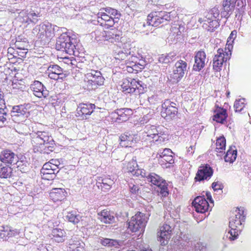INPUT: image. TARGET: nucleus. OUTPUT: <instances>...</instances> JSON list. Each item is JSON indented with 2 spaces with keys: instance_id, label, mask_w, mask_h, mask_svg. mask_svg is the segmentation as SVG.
I'll use <instances>...</instances> for the list:
<instances>
[{
  "instance_id": "45",
  "label": "nucleus",
  "mask_w": 251,
  "mask_h": 251,
  "mask_svg": "<svg viewBox=\"0 0 251 251\" xmlns=\"http://www.w3.org/2000/svg\"><path fill=\"white\" fill-rule=\"evenodd\" d=\"M1 239L6 240L7 237H11L14 235L13 231H12L10 227L8 226H0Z\"/></svg>"
},
{
  "instance_id": "16",
  "label": "nucleus",
  "mask_w": 251,
  "mask_h": 251,
  "mask_svg": "<svg viewBox=\"0 0 251 251\" xmlns=\"http://www.w3.org/2000/svg\"><path fill=\"white\" fill-rule=\"evenodd\" d=\"M213 174V169L208 164L202 165L199 167L195 177V181L201 182L204 180H209Z\"/></svg>"
},
{
  "instance_id": "35",
  "label": "nucleus",
  "mask_w": 251,
  "mask_h": 251,
  "mask_svg": "<svg viewBox=\"0 0 251 251\" xmlns=\"http://www.w3.org/2000/svg\"><path fill=\"white\" fill-rule=\"evenodd\" d=\"M237 157V150L235 147H230L227 151L226 154L224 156V159L226 162L233 163Z\"/></svg>"
},
{
  "instance_id": "13",
  "label": "nucleus",
  "mask_w": 251,
  "mask_h": 251,
  "mask_svg": "<svg viewBox=\"0 0 251 251\" xmlns=\"http://www.w3.org/2000/svg\"><path fill=\"white\" fill-rule=\"evenodd\" d=\"M187 70V63L186 61L179 59L173 67V74L171 75V78L174 83L179 82L184 76Z\"/></svg>"
},
{
  "instance_id": "15",
  "label": "nucleus",
  "mask_w": 251,
  "mask_h": 251,
  "mask_svg": "<svg viewBox=\"0 0 251 251\" xmlns=\"http://www.w3.org/2000/svg\"><path fill=\"white\" fill-rule=\"evenodd\" d=\"M174 227L172 226L164 224L160 227V230L157 232V240L162 246H165L168 243L172 233Z\"/></svg>"
},
{
  "instance_id": "24",
  "label": "nucleus",
  "mask_w": 251,
  "mask_h": 251,
  "mask_svg": "<svg viewBox=\"0 0 251 251\" xmlns=\"http://www.w3.org/2000/svg\"><path fill=\"white\" fill-rule=\"evenodd\" d=\"M135 87H137V80L136 79L131 78L123 79L121 88L122 92L125 94L135 93Z\"/></svg>"
},
{
  "instance_id": "8",
  "label": "nucleus",
  "mask_w": 251,
  "mask_h": 251,
  "mask_svg": "<svg viewBox=\"0 0 251 251\" xmlns=\"http://www.w3.org/2000/svg\"><path fill=\"white\" fill-rule=\"evenodd\" d=\"M171 20V13L163 11H154L148 15L147 24L156 27L161 24H166Z\"/></svg>"
},
{
  "instance_id": "12",
  "label": "nucleus",
  "mask_w": 251,
  "mask_h": 251,
  "mask_svg": "<svg viewBox=\"0 0 251 251\" xmlns=\"http://www.w3.org/2000/svg\"><path fill=\"white\" fill-rule=\"evenodd\" d=\"M85 77L88 86L90 89L94 90L102 85L105 80L100 72L93 70L88 72L85 75Z\"/></svg>"
},
{
  "instance_id": "57",
  "label": "nucleus",
  "mask_w": 251,
  "mask_h": 251,
  "mask_svg": "<svg viewBox=\"0 0 251 251\" xmlns=\"http://www.w3.org/2000/svg\"><path fill=\"white\" fill-rule=\"evenodd\" d=\"M132 175L137 176H141L142 177L146 178L148 173H146L143 170L139 169L136 168H135L134 171H133Z\"/></svg>"
},
{
  "instance_id": "33",
  "label": "nucleus",
  "mask_w": 251,
  "mask_h": 251,
  "mask_svg": "<svg viewBox=\"0 0 251 251\" xmlns=\"http://www.w3.org/2000/svg\"><path fill=\"white\" fill-rule=\"evenodd\" d=\"M158 163L163 168H170L174 163L173 155H166L162 157H158Z\"/></svg>"
},
{
  "instance_id": "41",
  "label": "nucleus",
  "mask_w": 251,
  "mask_h": 251,
  "mask_svg": "<svg viewBox=\"0 0 251 251\" xmlns=\"http://www.w3.org/2000/svg\"><path fill=\"white\" fill-rule=\"evenodd\" d=\"M176 58V54L174 52H171L166 55L162 54L159 57V61L162 63H169L174 61Z\"/></svg>"
},
{
  "instance_id": "21",
  "label": "nucleus",
  "mask_w": 251,
  "mask_h": 251,
  "mask_svg": "<svg viewBox=\"0 0 251 251\" xmlns=\"http://www.w3.org/2000/svg\"><path fill=\"white\" fill-rule=\"evenodd\" d=\"M197 212L205 213L210 207V205L204 196L196 197L192 202Z\"/></svg>"
},
{
  "instance_id": "44",
  "label": "nucleus",
  "mask_w": 251,
  "mask_h": 251,
  "mask_svg": "<svg viewBox=\"0 0 251 251\" xmlns=\"http://www.w3.org/2000/svg\"><path fill=\"white\" fill-rule=\"evenodd\" d=\"M7 111L4 105L0 104V127L3 126L6 121L8 117Z\"/></svg>"
},
{
  "instance_id": "25",
  "label": "nucleus",
  "mask_w": 251,
  "mask_h": 251,
  "mask_svg": "<svg viewBox=\"0 0 251 251\" xmlns=\"http://www.w3.org/2000/svg\"><path fill=\"white\" fill-rule=\"evenodd\" d=\"M132 112L131 109L121 108L117 109L112 113V115L116 119L121 122H126L132 115Z\"/></svg>"
},
{
  "instance_id": "37",
  "label": "nucleus",
  "mask_w": 251,
  "mask_h": 251,
  "mask_svg": "<svg viewBox=\"0 0 251 251\" xmlns=\"http://www.w3.org/2000/svg\"><path fill=\"white\" fill-rule=\"evenodd\" d=\"M66 219L69 222L76 224L80 222H82L83 220L82 217L79 215L77 214L75 212H71L68 213L67 215L65 216Z\"/></svg>"
},
{
  "instance_id": "54",
  "label": "nucleus",
  "mask_w": 251,
  "mask_h": 251,
  "mask_svg": "<svg viewBox=\"0 0 251 251\" xmlns=\"http://www.w3.org/2000/svg\"><path fill=\"white\" fill-rule=\"evenodd\" d=\"M56 171V169H52L50 168L48 170L46 169L44 171H41V173L43 175V176L52 175V177H55Z\"/></svg>"
},
{
  "instance_id": "20",
  "label": "nucleus",
  "mask_w": 251,
  "mask_h": 251,
  "mask_svg": "<svg viewBox=\"0 0 251 251\" xmlns=\"http://www.w3.org/2000/svg\"><path fill=\"white\" fill-rule=\"evenodd\" d=\"M240 6L239 0H224L223 2V11L221 13L222 17L228 18L233 11L235 5Z\"/></svg>"
},
{
  "instance_id": "30",
  "label": "nucleus",
  "mask_w": 251,
  "mask_h": 251,
  "mask_svg": "<svg viewBox=\"0 0 251 251\" xmlns=\"http://www.w3.org/2000/svg\"><path fill=\"white\" fill-rule=\"evenodd\" d=\"M114 181L111 178L108 177H104L101 180L100 179L97 182L98 187L100 188L101 190L104 192L109 191L112 185L114 184Z\"/></svg>"
},
{
  "instance_id": "7",
  "label": "nucleus",
  "mask_w": 251,
  "mask_h": 251,
  "mask_svg": "<svg viewBox=\"0 0 251 251\" xmlns=\"http://www.w3.org/2000/svg\"><path fill=\"white\" fill-rule=\"evenodd\" d=\"M147 222L148 218L146 215L139 212L128 222V229L132 232H144Z\"/></svg>"
},
{
  "instance_id": "17",
  "label": "nucleus",
  "mask_w": 251,
  "mask_h": 251,
  "mask_svg": "<svg viewBox=\"0 0 251 251\" xmlns=\"http://www.w3.org/2000/svg\"><path fill=\"white\" fill-rule=\"evenodd\" d=\"M18 156L9 149L2 150L0 153V161L7 165H13L17 162Z\"/></svg>"
},
{
  "instance_id": "40",
  "label": "nucleus",
  "mask_w": 251,
  "mask_h": 251,
  "mask_svg": "<svg viewBox=\"0 0 251 251\" xmlns=\"http://www.w3.org/2000/svg\"><path fill=\"white\" fill-rule=\"evenodd\" d=\"M100 243L104 246L108 247L119 248L120 246L119 242L116 240L104 238H102L100 239Z\"/></svg>"
},
{
  "instance_id": "18",
  "label": "nucleus",
  "mask_w": 251,
  "mask_h": 251,
  "mask_svg": "<svg viewBox=\"0 0 251 251\" xmlns=\"http://www.w3.org/2000/svg\"><path fill=\"white\" fill-rule=\"evenodd\" d=\"M30 107L29 103L14 106L11 112V116L20 117L23 119L27 118L29 115V109Z\"/></svg>"
},
{
  "instance_id": "28",
  "label": "nucleus",
  "mask_w": 251,
  "mask_h": 251,
  "mask_svg": "<svg viewBox=\"0 0 251 251\" xmlns=\"http://www.w3.org/2000/svg\"><path fill=\"white\" fill-rule=\"evenodd\" d=\"M65 191L62 188H54L50 193V197L53 201H61L65 197Z\"/></svg>"
},
{
  "instance_id": "1",
  "label": "nucleus",
  "mask_w": 251,
  "mask_h": 251,
  "mask_svg": "<svg viewBox=\"0 0 251 251\" xmlns=\"http://www.w3.org/2000/svg\"><path fill=\"white\" fill-rule=\"evenodd\" d=\"M31 143L35 152L49 154L54 149L55 143L49 132L38 131L32 137Z\"/></svg>"
},
{
  "instance_id": "50",
  "label": "nucleus",
  "mask_w": 251,
  "mask_h": 251,
  "mask_svg": "<svg viewBox=\"0 0 251 251\" xmlns=\"http://www.w3.org/2000/svg\"><path fill=\"white\" fill-rule=\"evenodd\" d=\"M132 67H133L134 69V72L136 74L138 72H141L144 68L146 63L145 61H142L141 63H138L135 61V63H132Z\"/></svg>"
},
{
  "instance_id": "43",
  "label": "nucleus",
  "mask_w": 251,
  "mask_h": 251,
  "mask_svg": "<svg viewBox=\"0 0 251 251\" xmlns=\"http://www.w3.org/2000/svg\"><path fill=\"white\" fill-rule=\"evenodd\" d=\"M7 111L4 105L0 104V127L3 126L6 121L8 117Z\"/></svg>"
},
{
  "instance_id": "47",
  "label": "nucleus",
  "mask_w": 251,
  "mask_h": 251,
  "mask_svg": "<svg viewBox=\"0 0 251 251\" xmlns=\"http://www.w3.org/2000/svg\"><path fill=\"white\" fill-rule=\"evenodd\" d=\"M22 158L19 160L17 159V162L15 163V165H17V167L18 169V170L20 171L22 173H25L27 170V162L24 160H22Z\"/></svg>"
},
{
  "instance_id": "36",
  "label": "nucleus",
  "mask_w": 251,
  "mask_h": 251,
  "mask_svg": "<svg viewBox=\"0 0 251 251\" xmlns=\"http://www.w3.org/2000/svg\"><path fill=\"white\" fill-rule=\"evenodd\" d=\"M12 168L9 165L4 166L0 164V177L7 178L11 177L12 174Z\"/></svg>"
},
{
  "instance_id": "63",
  "label": "nucleus",
  "mask_w": 251,
  "mask_h": 251,
  "mask_svg": "<svg viewBox=\"0 0 251 251\" xmlns=\"http://www.w3.org/2000/svg\"><path fill=\"white\" fill-rule=\"evenodd\" d=\"M8 10L9 12L11 13H17L19 15L20 9L18 8L17 5H15L13 6H10ZM18 18L19 19V15L18 16Z\"/></svg>"
},
{
  "instance_id": "29",
  "label": "nucleus",
  "mask_w": 251,
  "mask_h": 251,
  "mask_svg": "<svg viewBox=\"0 0 251 251\" xmlns=\"http://www.w3.org/2000/svg\"><path fill=\"white\" fill-rule=\"evenodd\" d=\"M120 145L122 147H131L133 142V136L128 132L122 134L120 137Z\"/></svg>"
},
{
  "instance_id": "5",
  "label": "nucleus",
  "mask_w": 251,
  "mask_h": 251,
  "mask_svg": "<svg viewBox=\"0 0 251 251\" xmlns=\"http://www.w3.org/2000/svg\"><path fill=\"white\" fill-rule=\"evenodd\" d=\"M32 33L38 39L45 42H49L54 36V30L52 25L49 22H44L37 25L32 30Z\"/></svg>"
},
{
  "instance_id": "55",
  "label": "nucleus",
  "mask_w": 251,
  "mask_h": 251,
  "mask_svg": "<svg viewBox=\"0 0 251 251\" xmlns=\"http://www.w3.org/2000/svg\"><path fill=\"white\" fill-rule=\"evenodd\" d=\"M129 190L131 194L138 195L140 193V187L137 185L130 184L129 185Z\"/></svg>"
},
{
  "instance_id": "59",
  "label": "nucleus",
  "mask_w": 251,
  "mask_h": 251,
  "mask_svg": "<svg viewBox=\"0 0 251 251\" xmlns=\"http://www.w3.org/2000/svg\"><path fill=\"white\" fill-rule=\"evenodd\" d=\"M48 76L49 78L52 79H54L55 80H59V79L63 80L67 76H61L59 75H57L55 73H53L51 72H48Z\"/></svg>"
},
{
  "instance_id": "53",
  "label": "nucleus",
  "mask_w": 251,
  "mask_h": 251,
  "mask_svg": "<svg viewBox=\"0 0 251 251\" xmlns=\"http://www.w3.org/2000/svg\"><path fill=\"white\" fill-rule=\"evenodd\" d=\"M212 188L214 191L222 193V190L224 188L223 184L220 181L214 182L212 184Z\"/></svg>"
},
{
  "instance_id": "39",
  "label": "nucleus",
  "mask_w": 251,
  "mask_h": 251,
  "mask_svg": "<svg viewBox=\"0 0 251 251\" xmlns=\"http://www.w3.org/2000/svg\"><path fill=\"white\" fill-rule=\"evenodd\" d=\"M47 71L48 72H51L55 73L57 75H59L61 76H67V74L66 71H64L60 66L56 64L50 65L48 68Z\"/></svg>"
},
{
  "instance_id": "60",
  "label": "nucleus",
  "mask_w": 251,
  "mask_h": 251,
  "mask_svg": "<svg viewBox=\"0 0 251 251\" xmlns=\"http://www.w3.org/2000/svg\"><path fill=\"white\" fill-rule=\"evenodd\" d=\"M118 21H119V20H116V19H112V18L111 17L110 18H109V20H107L104 23H101V25L103 24V25H107V27H111V26H113L115 23H117L118 22Z\"/></svg>"
},
{
  "instance_id": "64",
  "label": "nucleus",
  "mask_w": 251,
  "mask_h": 251,
  "mask_svg": "<svg viewBox=\"0 0 251 251\" xmlns=\"http://www.w3.org/2000/svg\"><path fill=\"white\" fill-rule=\"evenodd\" d=\"M127 53H125L123 51H119L118 53V56L116 57L117 59H125L126 56H127Z\"/></svg>"
},
{
  "instance_id": "14",
  "label": "nucleus",
  "mask_w": 251,
  "mask_h": 251,
  "mask_svg": "<svg viewBox=\"0 0 251 251\" xmlns=\"http://www.w3.org/2000/svg\"><path fill=\"white\" fill-rule=\"evenodd\" d=\"M228 55V53L224 51L223 49L220 48L217 50L212 61L213 69L215 72L222 70L223 63L229 59Z\"/></svg>"
},
{
  "instance_id": "4",
  "label": "nucleus",
  "mask_w": 251,
  "mask_h": 251,
  "mask_svg": "<svg viewBox=\"0 0 251 251\" xmlns=\"http://www.w3.org/2000/svg\"><path fill=\"white\" fill-rule=\"evenodd\" d=\"M167 138V135L162 131V127L151 125L146 126L142 135V140L149 142H163Z\"/></svg>"
},
{
  "instance_id": "52",
  "label": "nucleus",
  "mask_w": 251,
  "mask_h": 251,
  "mask_svg": "<svg viewBox=\"0 0 251 251\" xmlns=\"http://www.w3.org/2000/svg\"><path fill=\"white\" fill-rule=\"evenodd\" d=\"M173 152L170 149H160L156 155V157L158 158V157H162L166 155H173Z\"/></svg>"
},
{
  "instance_id": "42",
  "label": "nucleus",
  "mask_w": 251,
  "mask_h": 251,
  "mask_svg": "<svg viewBox=\"0 0 251 251\" xmlns=\"http://www.w3.org/2000/svg\"><path fill=\"white\" fill-rule=\"evenodd\" d=\"M100 10H104L112 19H116L118 20H119L121 16V13L117 10L111 7H107L101 9Z\"/></svg>"
},
{
  "instance_id": "32",
  "label": "nucleus",
  "mask_w": 251,
  "mask_h": 251,
  "mask_svg": "<svg viewBox=\"0 0 251 251\" xmlns=\"http://www.w3.org/2000/svg\"><path fill=\"white\" fill-rule=\"evenodd\" d=\"M227 117L226 110L224 108H220L215 112L213 120L217 123L224 124Z\"/></svg>"
},
{
  "instance_id": "23",
  "label": "nucleus",
  "mask_w": 251,
  "mask_h": 251,
  "mask_svg": "<svg viewBox=\"0 0 251 251\" xmlns=\"http://www.w3.org/2000/svg\"><path fill=\"white\" fill-rule=\"evenodd\" d=\"M206 53L203 50H199L196 53L195 56V64L193 70L196 71H201L205 66Z\"/></svg>"
},
{
  "instance_id": "11",
  "label": "nucleus",
  "mask_w": 251,
  "mask_h": 251,
  "mask_svg": "<svg viewBox=\"0 0 251 251\" xmlns=\"http://www.w3.org/2000/svg\"><path fill=\"white\" fill-rule=\"evenodd\" d=\"M161 116L167 121L173 120L178 113V109L176 103L166 100L161 105Z\"/></svg>"
},
{
  "instance_id": "2",
  "label": "nucleus",
  "mask_w": 251,
  "mask_h": 251,
  "mask_svg": "<svg viewBox=\"0 0 251 251\" xmlns=\"http://www.w3.org/2000/svg\"><path fill=\"white\" fill-rule=\"evenodd\" d=\"M76 44V39L63 33L56 40L55 47L58 50L65 52L70 55L78 56L79 51Z\"/></svg>"
},
{
  "instance_id": "3",
  "label": "nucleus",
  "mask_w": 251,
  "mask_h": 251,
  "mask_svg": "<svg viewBox=\"0 0 251 251\" xmlns=\"http://www.w3.org/2000/svg\"><path fill=\"white\" fill-rule=\"evenodd\" d=\"M242 214H235L230 217L229 222L230 229L225 234L224 239H228L230 241H233L237 238L243 228V224L245 221V216H242Z\"/></svg>"
},
{
  "instance_id": "6",
  "label": "nucleus",
  "mask_w": 251,
  "mask_h": 251,
  "mask_svg": "<svg viewBox=\"0 0 251 251\" xmlns=\"http://www.w3.org/2000/svg\"><path fill=\"white\" fill-rule=\"evenodd\" d=\"M94 34L95 39L97 41H107L111 43L119 42L121 39L122 33L115 28H111L108 30H96Z\"/></svg>"
},
{
  "instance_id": "34",
  "label": "nucleus",
  "mask_w": 251,
  "mask_h": 251,
  "mask_svg": "<svg viewBox=\"0 0 251 251\" xmlns=\"http://www.w3.org/2000/svg\"><path fill=\"white\" fill-rule=\"evenodd\" d=\"M220 26V23L218 19H207V21L205 20V22L203 24V27L208 31L212 32L216 28Z\"/></svg>"
},
{
  "instance_id": "46",
  "label": "nucleus",
  "mask_w": 251,
  "mask_h": 251,
  "mask_svg": "<svg viewBox=\"0 0 251 251\" xmlns=\"http://www.w3.org/2000/svg\"><path fill=\"white\" fill-rule=\"evenodd\" d=\"M135 94L139 95L144 94L147 91V85L142 81L137 80V87H135Z\"/></svg>"
},
{
  "instance_id": "56",
  "label": "nucleus",
  "mask_w": 251,
  "mask_h": 251,
  "mask_svg": "<svg viewBox=\"0 0 251 251\" xmlns=\"http://www.w3.org/2000/svg\"><path fill=\"white\" fill-rule=\"evenodd\" d=\"M137 167L136 162L134 161L128 162L126 167V171L132 174L133 171H134L135 168H137Z\"/></svg>"
},
{
  "instance_id": "10",
  "label": "nucleus",
  "mask_w": 251,
  "mask_h": 251,
  "mask_svg": "<svg viewBox=\"0 0 251 251\" xmlns=\"http://www.w3.org/2000/svg\"><path fill=\"white\" fill-rule=\"evenodd\" d=\"M146 180L157 186V191L163 196L168 195V185L165 179L154 173H148Z\"/></svg>"
},
{
  "instance_id": "61",
  "label": "nucleus",
  "mask_w": 251,
  "mask_h": 251,
  "mask_svg": "<svg viewBox=\"0 0 251 251\" xmlns=\"http://www.w3.org/2000/svg\"><path fill=\"white\" fill-rule=\"evenodd\" d=\"M195 251H205L206 248L205 245L201 242L197 243L195 245Z\"/></svg>"
},
{
  "instance_id": "48",
  "label": "nucleus",
  "mask_w": 251,
  "mask_h": 251,
  "mask_svg": "<svg viewBox=\"0 0 251 251\" xmlns=\"http://www.w3.org/2000/svg\"><path fill=\"white\" fill-rule=\"evenodd\" d=\"M245 99H241L235 100L234 104V108L236 112H239L242 111L245 106Z\"/></svg>"
},
{
  "instance_id": "58",
  "label": "nucleus",
  "mask_w": 251,
  "mask_h": 251,
  "mask_svg": "<svg viewBox=\"0 0 251 251\" xmlns=\"http://www.w3.org/2000/svg\"><path fill=\"white\" fill-rule=\"evenodd\" d=\"M237 35V31L234 30L231 31L229 36L228 37L227 43H228V48L229 50V46H231L232 43L233 42L234 40L236 38Z\"/></svg>"
},
{
  "instance_id": "31",
  "label": "nucleus",
  "mask_w": 251,
  "mask_h": 251,
  "mask_svg": "<svg viewBox=\"0 0 251 251\" xmlns=\"http://www.w3.org/2000/svg\"><path fill=\"white\" fill-rule=\"evenodd\" d=\"M84 246L85 244L80 240H75V238L69 240V247L72 251H85Z\"/></svg>"
},
{
  "instance_id": "38",
  "label": "nucleus",
  "mask_w": 251,
  "mask_h": 251,
  "mask_svg": "<svg viewBox=\"0 0 251 251\" xmlns=\"http://www.w3.org/2000/svg\"><path fill=\"white\" fill-rule=\"evenodd\" d=\"M226 140L224 136L218 138L216 140L215 151L217 153H225Z\"/></svg>"
},
{
  "instance_id": "27",
  "label": "nucleus",
  "mask_w": 251,
  "mask_h": 251,
  "mask_svg": "<svg viewBox=\"0 0 251 251\" xmlns=\"http://www.w3.org/2000/svg\"><path fill=\"white\" fill-rule=\"evenodd\" d=\"M51 234L52 235V239L57 243H62L66 239V232L61 228H53L52 230Z\"/></svg>"
},
{
  "instance_id": "9",
  "label": "nucleus",
  "mask_w": 251,
  "mask_h": 251,
  "mask_svg": "<svg viewBox=\"0 0 251 251\" xmlns=\"http://www.w3.org/2000/svg\"><path fill=\"white\" fill-rule=\"evenodd\" d=\"M40 10L38 7L30 8L26 10L20 11L19 21L22 23L30 24L37 23L41 17Z\"/></svg>"
},
{
  "instance_id": "19",
  "label": "nucleus",
  "mask_w": 251,
  "mask_h": 251,
  "mask_svg": "<svg viewBox=\"0 0 251 251\" xmlns=\"http://www.w3.org/2000/svg\"><path fill=\"white\" fill-rule=\"evenodd\" d=\"M96 106L92 103H80L76 109V116L81 119H87V116L90 115L95 108Z\"/></svg>"
},
{
  "instance_id": "22",
  "label": "nucleus",
  "mask_w": 251,
  "mask_h": 251,
  "mask_svg": "<svg viewBox=\"0 0 251 251\" xmlns=\"http://www.w3.org/2000/svg\"><path fill=\"white\" fill-rule=\"evenodd\" d=\"M30 88L33 92V94L36 97L39 98L42 97L47 98L49 94V91L44 85L39 81H35L31 85Z\"/></svg>"
},
{
  "instance_id": "49",
  "label": "nucleus",
  "mask_w": 251,
  "mask_h": 251,
  "mask_svg": "<svg viewBox=\"0 0 251 251\" xmlns=\"http://www.w3.org/2000/svg\"><path fill=\"white\" fill-rule=\"evenodd\" d=\"M219 10L218 8L215 7L210 10L207 16L208 17H206V19L210 20V18L212 19V17H213L214 19H217L219 17Z\"/></svg>"
},
{
  "instance_id": "62",
  "label": "nucleus",
  "mask_w": 251,
  "mask_h": 251,
  "mask_svg": "<svg viewBox=\"0 0 251 251\" xmlns=\"http://www.w3.org/2000/svg\"><path fill=\"white\" fill-rule=\"evenodd\" d=\"M24 44H25L23 42L18 40H16V41L15 43V47H16L18 49L20 50H25V46Z\"/></svg>"
},
{
  "instance_id": "26",
  "label": "nucleus",
  "mask_w": 251,
  "mask_h": 251,
  "mask_svg": "<svg viewBox=\"0 0 251 251\" xmlns=\"http://www.w3.org/2000/svg\"><path fill=\"white\" fill-rule=\"evenodd\" d=\"M98 218L105 224H112L115 221L114 213L105 209L98 213Z\"/></svg>"
},
{
  "instance_id": "51",
  "label": "nucleus",
  "mask_w": 251,
  "mask_h": 251,
  "mask_svg": "<svg viewBox=\"0 0 251 251\" xmlns=\"http://www.w3.org/2000/svg\"><path fill=\"white\" fill-rule=\"evenodd\" d=\"M97 16L99 23H100V21H103V23H104L111 18L106 12H104L102 11H100L98 13Z\"/></svg>"
}]
</instances>
